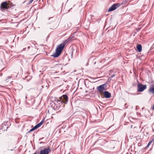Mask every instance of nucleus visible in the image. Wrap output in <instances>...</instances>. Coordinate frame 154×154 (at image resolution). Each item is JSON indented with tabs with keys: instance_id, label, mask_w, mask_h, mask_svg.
Returning a JSON list of instances; mask_svg holds the SVG:
<instances>
[{
	"instance_id": "nucleus-11",
	"label": "nucleus",
	"mask_w": 154,
	"mask_h": 154,
	"mask_svg": "<svg viewBox=\"0 0 154 154\" xmlns=\"http://www.w3.org/2000/svg\"><path fill=\"white\" fill-rule=\"evenodd\" d=\"M142 46L141 44H138L137 46V49L139 52H140L142 51Z\"/></svg>"
},
{
	"instance_id": "nucleus-15",
	"label": "nucleus",
	"mask_w": 154,
	"mask_h": 154,
	"mask_svg": "<svg viewBox=\"0 0 154 154\" xmlns=\"http://www.w3.org/2000/svg\"><path fill=\"white\" fill-rule=\"evenodd\" d=\"M37 128H38L37 127V126L36 125L34 127H33L32 128L34 130H35Z\"/></svg>"
},
{
	"instance_id": "nucleus-5",
	"label": "nucleus",
	"mask_w": 154,
	"mask_h": 154,
	"mask_svg": "<svg viewBox=\"0 0 154 154\" xmlns=\"http://www.w3.org/2000/svg\"><path fill=\"white\" fill-rule=\"evenodd\" d=\"M60 101L59 100H57V103H54V105L52 104V106H53V109L54 110H59L60 107Z\"/></svg>"
},
{
	"instance_id": "nucleus-7",
	"label": "nucleus",
	"mask_w": 154,
	"mask_h": 154,
	"mask_svg": "<svg viewBox=\"0 0 154 154\" xmlns=\"http://www.w3.org/2000/svg\"><path fill=\"white\" fill-rule=\"evenodd\" d=\"M0 8L1 9H5L8 8V3L7 2H2Z\"/></svg>"
},
{
	"instance_id": "nucleus-1",
	"label": "nucleus",
	"mask_w": 154,
	"mask_h": 154,
	"mask_svg": "<svg viewBox=\"0 0 154 154\" xmlns=\"http://www.w3.org/2000/svg\"><path fill=\"white\" fill-rule=\"evenodd\" d=\"M74 40V39L73 38V37L71 36L69 37L66 40L64 41L62 43L60 44L57 46L55 50V53H54L51 56L55 58L58 57L61 53L66 43H69L70 41Z\"/></svg>"
},
{
	"instance_id": "nucleus-21",
	"label": "nucleus",
	"mask_w": 154,
	"mask_h": 154,
	"mask_svg": "<svg viewBox=\"0 0 154 154\" xmlns=\"http://www.w3.org/2000/svg\"><path fill=\"white\" fill-rule=\"evenodd\" d=\"M27 94H26V97H25V98L26 99H27Z\"/></svg>"
},
{
	"instance_id": "nucleus-10",
	"label": "nucleus",
	"mask_w": 154,
	"mask_h": 154,
	"mask_svg": "<svg viewBox=\"0 0 154 154\" xmlns=\"http://www.w3.org/2000/svg\"><path fill=\"white\" fill-rule=\"evenodd\" d=\"M104 96L106 98H109L111 97V94L108 91H105L103 92Z\"/></svg>"
},
{
	"instance_id": "nucleus-23",
	"label": "nucleus",
	"mask_w": 154,
	"mask_h": 154,
	"mask_svg": "<svg viewBox=\"0 0 154 154\" xmlns=\"http://www.w3.org/2000/svg\"><path fill=\"white\" fill-rule=\"evenodd\" d=\"M2 75V73H1L0 75V76H1Z\"/></svg>"
},
{
	"instance_id": "nucleus-14",
	"label": "nucleus",
	"mask_w": 154,
	"mask_h": 154,
	"mask_svg": "<svg viewBox=\"0 0 154 154\" xmlns=\"http://www.w3.org/2000/svg\"><path fill=\"white\" fill-rule=\"evenodd\" d=\"M154 140V139H152V140H151L149 141L148 143V144L147 145L146 147H148L149 145L151 144V143H152V142Z\"/></svg>"
},
{
	"instance_id": "nucleus-8",
	"label": "nucleus",
	"mask_w": 154,
	"mask_h": 154,
	"mask_svg": "<svg viewBox=\"0 0 154 154\" xmlns=\"http://www.w3.org/2000/svg\"><path fill=\"white\" fill-rule=\"evenodd\" d=\"M50 151L49 148H45L43 150H41L40 154H48Z\"/></svg>"
},
{
	"instance_id": "nucleus-19",
	"label": "nucleus",
	"mask_w": 154,
	"mask_h": 154,
	"mask_svg": "<svg viewBox=\"0 0 154 154\" xmlns=\"http://www.w3.org/2000/svg\"><path fill=\"white\" fill-rule=\"evenodd\" d=\"M11 77H12L11 76H9L8 77L7 79H11Z\"/></svg>"
},
{
	"instance_id": "nucleus-17",
	"label": "nucleus",
	"mask_w": 154,
	"mask_h": 154,
	"mask_svg": "<svg viewBox=\"0 0 154 154\" xmlns=\"http://www.w3.org/2000/svg\"><path fill=\"white\" fill-rule=\"evenodd\" d=\"M33 154H40V153L36 151L34 153H33Z\"/></svg>"
},
{
	"instance_id": "nucleus-29",
	"label": "nucleus",
	"mask_w": 154,
	"mask_h": 154,
	"mask_svg": "<svg viewBox=\"0 0 154 154\" xmlns=\"http://www.w3.org/2000/svg\"><path fill=\"white\" fill-rule=\"evenodd\" d=\"M75 6V5H74L73 6Z\"/></svg>"
},
{
	"instance_id": "nucleus-25",
	"label": "nucleus",
	"mask_w": 154,
	"mask_h": 154,
	"mask_svg": "<svg viewBox=\"0 0 154 154\" xmlns=\"http://www.w3.org/2000/svg\"><path fill=\"white\" fill-rule=\"evenodd\" d=\"M52 18V17H50V18H49V19H49V20H50V18Z\"/></svg>"
},
{
	"instance_id": "nucleus-12",
	"label": "nucleus",
	"mask_w": 154,
	"mask_h": 154,
	"mask_svg": "<svg viewBox=\"0 0 154 154\" xmlns=\"http://www.w3.org/2000/svg\"><path fill=\"white\" fill-rule=\"evenodd\" d=\"M149 91L152 94H154V87H151L150 88Z\"/></svg>"
},
{
	"instance_id": "nucleus-6",
	"label": "nucleus",
	"mask_w": 154,
	"mask_h": 154,
	"mask_svg": "<svg viewBox=\"0 0 154 154\" xmlns=\"http://www.w3.org/2000/svg\"><path fill=\"white\" fill-rule=\"evenodd\" d=\"M121 5L120 3L113 4L109 9L108 12H110L116 10L117 8L119 7Z\"/></svg>"
},
{
	"instance_id": "nucleus-26",
	"label": "nucleus",
	"mask_w": 154,
	"mask_h": 154,
	"mask_svg": "<svg viewBox=\"0 0 154 154\" xmlns=\"http://www.w3.org/2000/svg\"><path fill=\"white\" fill-rule=\"evenodd\" d=\"M48 37H49V36H47V38H48Z\"/></svg>"
},
{
	"instance_id": "nucleus-22",
	"label": "nucleus",
	"mask_w": 154,
	"mask_h": 154,
	"mask_svg": "<svg viewBox=\"0 0 154 154\" xmlns=\"http://www.w3.org/2000/svg\"><path fill=\"white\" fill-rule=\"evenodd\" d=\"M30 48V46H29L28 47V49H29Z\"/></svg>"
},
{
	"instance_id": "nucleus-18",
	"label": "nucleus",
	"mask_w": 154,
	"mask_h": 154,
	"mask_svg": "<svg viewBox=\"0 0 154 154\" xmlns=\"http://www.w3.org/2000/svg\"><path fill=\"white\" fill-rule=\"evenodd\" d=\"M115 76V75L114 74H113V75H112L111 76V78H113V77H114V76Z\"/></svg>"
},
{
	"instance_id": "nucleus-20",
	"label": "nucleus",
	"mask_w": 154,
	"mask_h": 154,
	"mask_svg": "<svg viewBox=\"0 0 154 154\" xmlns=\"http://www.w3.org/2000/svg\"><path fill=\"white\" fill-rule=\"evenodd\" d=\"M152 110H154V104L152 107Z\"/></svg>"
},
{
	"instance_id": "nucleus-4",
	"label": "nucleus",
	"mask_w": 154,
	"mask_h": 154,
	"mask_svg": "<svg viewBox=\"0 0 154 154\" xmlns=\"http://www.w3.org/2000/svg\"><path fill=\"white\" fill-rule=\"evenodd\" d=\"M60 103L62 104V103L66 104L68 101V97L67 96L66 94L63 95L61 97H60Z\"/></svg>"
},
{
	"instance_id": "nucleus-13",
	"label": "nucleus",
	"mask_w": 154,
	"mask_h": 154,
	"mask_svg": "<svg viewBox=\"0 0 154 154\" xmlns=\"http://www.w3.org/2000/svg\"><path fill=\"white\" fill-rule=\"evenodd\" d=\"M43 122L42 121L38 124L36 125L37 126V127L38 128L43 123Z\"/></svg>"
},
{
	"instance_id": "nucleus-28",
	"label": "nucleus",
	"mask_w": 154,
	"mask_h": 154,
	"mask_svg": "<svg viewBox=\"0 0 154 154\" xmlns=\"http://www.w3.org/2000/svg\"><path fill=\"white\" fill-rule=\"evenodd\" d=\"M152 130H153V131H154V129H152Z\"/></svg>"
},
{
	"instance_id": "nucleus-9",
	"label": "nucleus",
	"mask_w": 154,
	"mask_h": 154,
	"mask_svg": "<svg viewBox=\"0 0 154 154\" xmlns=\"http://www.w3.org/2000/svg\"><path fill=\"white\" fill-rule=\"evenodd\" d=\"M8 123V122H4L2 125V126H1V127L2 128H0L1 129H2V130H3V129H4V131H5V128L6 129V131H7V129L8 128V125H7V123Z\"/></svg>"
},
{
	"instance_id": "nucleus-3",
	"label": "nucleus",
	"mask_w": 154,
	"mask_h": 154,
	"mask_svg": "<svg viewBox=\"0 0 154 154\" xmlns=\"http://www.w3.org/2000/svg\"><path fill=\"white\" fill-rule=\"evenodd\" d=\"M106 86L107 84L104 83L98 86L97 88V89L101 94L102 93L103 91H105L106 90Z\"/></svg>"
},
{
	"instance_id": "nucleus-2",
	"label": "nucleus",
	"mask_w": 154,
	"mask_h": 154,
	"mask_svg": "<svg viewBox=\"0 0 154 154\" xmlns=\"http://www.w3.org/2000/svg\"><path fill=\"white\" fill-rule=\"evenodd\" d=\"M147 88L146 85H143L141 83H139L137 85V91L141 92H143Z\"/></svg>"
},
{
	"instance_id": "nucleus-24",
	"label": "nucleus",
	"mask_w": 154,
	"mask_h": 154,
	"mask_svg": "<svg viewBox=\"0 0 154 154\" xmlns=\"http://www.w3.org/2000/svg\"><path fill=\"white\" fill-rule=\"evenodd\" d=\"M26 48H23V50H25V49H26Z\"/></svg>"
},
{
	"instance_id": "nucleus-27",
	"label": "nucleus",
	"mask_w": 154,
	"mask_h": 154,
	"mask_svg": "<svg viewBox=\"0 0 154 154\" xmlns=\"http://www.w3.org/2000/svg\"><path fill=\"white\" fill-rule=\"evenodd\" d=\"M43 143V142H41L40 143Z\"/></svg>"
},
{
	"instance_id": "nucleus-16",
	"label": "nucleus",
	"mask_w": 154,
	"mask_h": 154,
	"mask_svg": "<svg viewBox=\"0 0 154 154\" xmlns=\"http://www.w3.org/2000/svg\"><path fill=\"white\" fill-rule=\"evenodd\" d=\"M34 131V130L32 128L28 132V133H30V132L32 131Z\"/></svg>"
}]
</instances>
